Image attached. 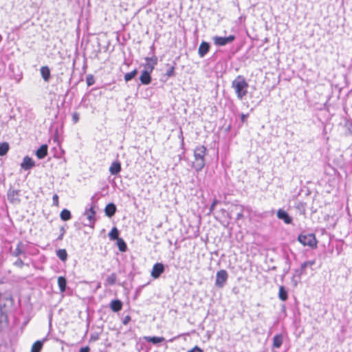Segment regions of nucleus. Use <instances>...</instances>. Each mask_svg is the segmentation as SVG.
<instances>
[{
  "label": "nucleus",
  "mask_w": 352,
  "mask_h": 352,
  "mask_svg": "<svg viewBox=\"0 0 352 352\" xmlns=\"http://www.w3.org/2000/svg\"><path fill=\"white\" fill-rule=\"evenodd\" d=\"M9 320L6 312L0 311V331H2L8 324Z\"/></svg>",
  "instance_id": "nucleus-10"
},
{
  "label": "nucleus",
  "mask_w": 352,
  "mask_h": 352,
  "mask_svg": "<svg viewBox=\"0 0 352 352\" xmlns=\"http://www.w3.org/2000/svg\"><path fill=\"white\" fill-rule=\"evenodd\" d=\"M144 340H146L148 342H151L153 344H158L160 342H162L164 341V338L163 337H151V336H146L144 337Z\"/></svg>",
  "instance_id": "nucleus-20"
},
{
  "label": "nucleus",
  "mask_w": 352,
  "mask_h": 352,
  "mask_svg": "<svg viewBox=\"0 0 352 352\" xmlns=\"http://www.w3.org/2000/svg\"><path fill=\"white\" fill-rule=\"evenodd\" d=\"M104 212L107 216L109 217H111L113 216L116 212V207L115 204L111 203L106 206Z\"/></svg>",
  "instance_id": "nucleus-17"
},
{
  "label": "nucleus",
  "mask_w": 352,
  "mask_h": 352,
  "mask_svg": "<svg viewBox=\"0 0 352 352\" xmlns=\"http://www.w3.org/2000/svg\"><path fill=\"white\" fill-rule=\"evenodd\" d=\"M175 65L176 63H173V65L166 64V66L168 67V69L166 72V76L168 78H170L175 75Z\"/></svg>",
  "instance_id": "nucleus-23"
},
{
  "label": "nucleus",
  "mask_w": 352,
  "mask_h": 352,
  "mask_svg": "<svg viewBox=\"0 0 352 352\" xmlns=\"http://www.w3.org/2000/svg\"><path fill=\"white\" fill-rule=\"evenodd\" d=\"M234 40L235 36L234 35H230L227 37L214 36L213 38L214 43L217 46H224L232 43Z\"/></svg>",
  "instance_id": "nucleus-5"
},
{
  "label": "nucleus",
  "mask_w": 352,
  "mask_h": 352,
  "mask_svg": "<svg viewBox=\"0 0 352 352\" xmlns=\"http://www.w3.org/2000/svg\"><path fill=\"white\" fill-rule=\"evenodd\" d=\"M9 150V144L7 142L0 143V156L5 155Z\"/></svg>",
  "instance_id": "nucleus-30"
},
{
  "label": "nucleus",
  "mask_w": 352,
  "mask_h": 352,
  "mask_svg": "<svg viewBox=\"0 0 352 352\" xmlns=\"http://www.w3.org/2000/svg\"><path fill=\"white\" fill-rule=\"evenodd\" d=\"M276 216L279 219L283 220L286 224H290L292 222V217L283 209L278 210Z\"/></svg>",
  "instance_id": "nucleus-8"
},
{
  "label": "nucleus",
  "mask_w": 352,
  "mask_h": 352,
  "mask_svg": "<svg viewBox=\"0 0 352 352\" xmlns=\"http://www.w3.org/2000/svg\"><path fill=\"white\" fill-rule=\"evenodd\" d=\"M34 165L35 163L34 160L31 157L25 156L23 160L21 166L24 170H30L34 167Z\"/></svg>",
  "instance_id": "nucleus-9"
},
{
  "label": "nucleus",
  "mask_w": 352,
  "mask_h": 352,
  "mask_svg": "<svg viewBox=\"0 0 352 352\" xmlns=\"http://www.w3.org/2000/svg\"><path fill=\"white\" fill-rule=\"evenodd\" d=\"M56 255L62 261H65L67 258V253L65 249H60L57 250Z\"/></svg>",
  "instance_id": "nucleus-28"
},
{
  "label": "nucleus",
  "mask_w": 352,
  "mask_h": 352,
  "mask_svg": "<svg viewBox=\"0 0 352 352\" xmlns=\"http://www.w3.org/2000/svg\"><path fill=\"white\" fill-rule=\"evenodd\" d=\"M42 348L43 342L40 340H37L32 344L31 352H41Z\"/></svg>",
  "instance_id": "nucleus-24"
},
{
  "label": "nucleus",
  "mask_w": 352,
  "mask_h": 352,
  "mask_svg": "<svg viewBox=\"0 0 352 352\" xmlns=\"http://www.w3.org/2000/svg\"><path fill=\"white\" fill-rule=\"evenodd\" d=\"M110 308L114 312H118L120 311L122 308V302L120 300H113L110 302Z\"/></svg>",
  "instance_id": "nucleus-14"
},
{
  "label": "nucleus",
  "mask_w": 352,
  "mask_h": 352,
  "mask_svg": "<svg viewBox=\"0 0 352 352\" xmlns=\"http://www.w3.org/2000/svg\"><path fill=\"white\" fill-rule=\"evenodd\" d=\"M117 245L119 250L122 252H124L127 250V246L124 241L120 238L117 240Z\"/></svg>",
  "instance_id": "nucleus-26"
},
{
  "label": "nucleus",
  "mask_w": 352,
  "mask_h": 352,
  "mask_svg": "<svg viewBox=\"0 0 352 352\" xmlns=\"http://www.w3.org/2000/svg\"><path fill=\"white\" fill-rule=\"evenodd\" d=\"M283 344V336L281 334L274 336L273 338V346L274 348H280Z\"/></svg>",
  "instance_id": "nucleus-19"
},
{
  "label": "nucleus",
  "mask_w": 352,
  "mask_h": 352,
  "mask_svg": "<svg viewBox=\"0 0 352 352\" xmlns=\"http://www.w3.org/2000/svg\"><path fill=\"white\" fill-rule=\"evenodd\" d=\"M79 352H89V348L88 346L81 348Z\"/></svg>",
  "instance_id": "nucleus-43"
},
{
  "label": "nucleus",
  "mask_w": 352,
  "mask_h": 352,
  "mask_svg": "<svg viewBox=\"0 0 352 352\" xmlns=\"http://www.w3.org/2000/svg\"><path fill=\"white\" fill-rule=\"evenodd\" d=\"M121 170V164L118 162H113L109 167V172L112 175H117Z\"/></svg>",
  "instance_id": "nucleus-18"
},
{
  "label": "nucleus",
  "mask_w": 352,
  "mask_h": 352,
  "mask_svg": "<svg viewBox=\"0 0 352 352\" xmlns=\"http://www.w3.org/2000/svg\"><path fill=\"white\" fill-rule=\"evenodd\" d=\"M149 71H143L140 76V80L143 85H148L151 81V76Z\"/></svg>",
  "instance_id": "nucleus-12"
},
{
  "label": "nucleus",
  "mask_w": 352,
  "mask_h": 352,
  "mask_svg": "<svg viewBox=\"0 0 352 352\" xmlns=\"http://www.w3.org/2000/svg\"><path fill=\"white\" fill-rule=\"evenodd\" d=\"M86 214H87V219H89V221L90 222V226L94 228V223L96 221V219H95L96 212H95L94 208L91 207V208H89L86 212Z\"/></svg>",
  "instance_id": "nucleus-15"
},
{
  "label": "nucleus",
  "mask_w": 352,
  "mask_h": 352,
  "mask_svg": "<svg viewBox=\"0 0 352 352\" xmlns=\"http://www.w3.org/2000/svg\"><path fill=\"white\" fill-rule=\"evenodd\" d=\"M278 297L282 301H285L288 298L287 292L283 286L279 287Z\"/></svg>",
  "instance_id": "nucleus-22"
},
{
  "label": "nucleus",
  "mask_w": 352,
  "mask_h": 352,
  "mask_svg": "<svg viewBox=\"0 0 352 352\" xmlns=\"http://www.w3.org/2000/svg\"><path fill=\"white\" fill-rule=\"evenodd\" d=\"M208 151L205 146L198 145L194 150V160L192 167L197 172L201 171L206 164V156Z\"/></svg>",
  "instance_id": "nucleus-1"
},
{
  "label": "nucleus",
  "mask_w": 352,
  "mask_h": 352,
  "mask_svg": "<svg viewBox=\"0 0 352 352\" xmlns=\"http://www.w3.org/2000/svg\"><path fill=\"white\" fill-rule=\"evenodd\" d=\"M248 116H249L248 114H244V113L241 114V122L243 123H244L246 121V119L248 117Z\"/></svg>",
  "instance_id": "nucleus-41"
},
{
  "label": "nucleus",
  "mask_w": 352,
  "mask_h": 352,
  "mask_svg": "<svg viewBox=\"0 0 352 352\" xmlns=\"http://www.w3.org/2000/svg\"><path fill=\"white\" fill-rule=\"evenodd\" d=\"M14 265L21 268L24 265V263L21 258H19L14 262Z\"/></svg>",
  "instance_id": "nucleus-38"
},
{
  "label": "nucleus",
  "mask_w": 352,
  "mask_h": 352,
  "mask_svg": "<svg viewBox=\"0 0 352 352\" xmlns=\"http://www.w3.org/2000/svg\"><path fill=\"white\" fill-rule=\"evenodd\" d=\"M117 280V275L115 273H112L109 276H108L106 278V285H113L116 283Z\"/></svg>",
  "instance_id": "nucleus-25"
},
{
  "label": "nucleus",
  "mask_w": 352,
  "mask_h": 352,
  "mask_svg": "<svg viewBox=\"0 0 352 352\" xmlns=\"http://www.w3.org/2000/svg\"><path fill=\"white\" fill-rule=\"evenodd\" d=\"M52 200H53V204H54L55 206H58V204H59V201H58V195L54 194V195H53Z\"/></svg>",
  "instance_id": "nucleus-39"
},
{
  "label": "nucleus",
  "mask_w": 352,
  "mask_h": 352,
  "mask_svg": "<svg viewBox=\"0 0 352 352\" xmlns=\"http://www.w3.org/2000/svg\"><path fill=\"white\" fill-rule=\"evenodd\" d=\"M86 82L88 86H91L94 84L95 80L92 75H89L86 78Z\"/></svg>",
  "instance_id": "nucleus-34"
},
{
  "label": "nucleus",
  "mask_w": 352,
  "mask_h": 352,
  "mask_svg": "<svg viewBox=\"0 0 352 352\" xmlns=\"http://www.w3.org/2000/svg\"><path fill=\"white\" fill-rule=\"evenodd\" d=\"M62 238H63V234H60V235L58 236V239L61 240V239H62Z\"/></svg>",
  "instance_id": "nucleus-45"
},
{
  "label": "nucleus",
  "mask_w": 352,
  "mask_h": 352,
  "mask_svg": "<svg viewBox=\"0 0 352 352\" xmlns=\"http://www.w3.org/2000/svg\"><path fill=\"white\" fill-rule=\"evenodd\" d=\"M58 285L59 287V289L61 292H63L66 289L67 281L65 277L59 276L58 278Z\"/></svg>",
  "instance_id": "nucleus-21"
},
{
  "label": "nucleus",
  "mask_w": 352,
  "mask_h": 352,
  "mask_svg": "<svg viewBox=\"0 0 352 352\" xmlns=\"http://www.w3.org/2000/svg\"><path fill=\"white\" fill-rule=\"evenodd\" d=\"M60 217L63 221H68L71 219V213L69 210L67 209H63L60 214Z\"/></svg>",
  "instance_id": "nucleus-29"
},
{
  "label": "nucleus",
  "mask_w": 352,
  "mask_h": 352,
  "mask_svg": "<svg viewBox=\"0 0 352 352\" xmlns=\"http://www.w3.org/2000/svg\"><path fill=\"white\" fill-rule=\"evenodd\" d=\"M164 272V266L161 263H157L153 266L151 276L153 278H158L160 275Z\"/></svg>",
  "instance_id": "nucleus-6"
},
{
  "label": "nucleus",
  "mask_w": 352,
  "mask_h": 352,
  "mask_svg": "<svg viewBox=\"0 0 352 352\" xmlns=\"http://www.w3.org/2000/svg\"><path fill=\"white\" fill-rule=\"evenodd\" d=\"M40 72L43 80L45 82H48L51 76L49 67L47 66H43L41 67Z\"/></svg>",
  "instance_id": "nucleus-16"
},
{
  "label": "nucleus",
  "mask_w": 352,
  "mask_h": 352,
  "mask_svg": "<svg viewBox=\"0 0 352 352\" xmlns=\"http://www.w3.org/2000/svg\"><path fill=\"white\" fill-rule=\"evenodd\" d=\"M217 201H214L213 203L210 206V210H212L216 205Z\"/></svg>",
  "instance_id": "nucleus-44"
},
{
  "label": "nucleus",
  "mask_w": 352,
  "mask_h": 352,
  "mask_svg": "<svg viewBox=\"0 0 352 352\" xmlns=\"http://www.w3.org/2000/svg\"><path fill=\"white\" fill-rule=\"evenodd\" d=\"M21 254H23L22 243L21 242H19L17 245H16V249L14 250V255L16 256H19Z\"/></svg>",
  "instance_id": "nucleus-32"
},
{
  "label": "nucleus",
  "mask_w": 352,
  "mask_h": 352,
  "mask_svg": "<svg viewBox=\"0 0 352 352\" xmlns=\"http://www.w3.org/2000/svg\"><path fill=\"white\" fill-rule=\"evenodd\" d=\"M109 236L111 240L117 241L118 239H120L119 237V231L116 227L111 229V230L109 233Z\"/></svg>",
  "instance_id": "nucleus-27"
},
{
  "label": "nucleus",
  "mask_w": 352,
  "mask_h": 352,
  "mask_svg": "<svg viewBox=\"0 0 352 352\" xmlns=\"http://www.w3.org/2000/svg\"><path fill=\"white\" fill-rule=\"evenodd\" d=\"M228 278V274L226 270H221L217 272L215 285L219 288H222L226 283Z\"/></svg>",
  "instance_id": "nucleus-4"
},
{
  "label": "nucleus",
  "mask_w": 352,
  "mask_h": 352,
  "mask_svg": "<svg viewBox=\"0 0 352 352\" xmlns=\"http://www.w3.org/2000/svg\"><path fill=\"white\" fill-rule=\"evenodd\" d=\"M79 120V114L77 112H74L72 114V121L74 124L77 123Z\"/></svg>",
  "instance_id": "nucleus-37"
},
{
  "label": "nucleus",
  "mask_w": 352,
  "mask_h": 352,
  "mask_svg": "<svg viewBox=\"0 0 352 352\" xmlns=\"http://www.w3.org/2000/svg\"><path fill=\"white\" fill-rule=\"evenodd\" d=\"M100 339V333H94L90 336L89 340L90 342H96Z\"/></svg>",
  "instance_id": "nucleus-36"
},
{
  "label": "nucleus",
  "mask_w": 352,
  "mask_h": 352,
  "mask_svg": "<svg viewBox=\"0 0 352 352\" xmlns=\"http://www.w3.org/2000/svg\"><path fill=\"white\" fill-rule=\"evenodd\" d=\"M249 85L244 76H237L232 82V88L234 89L237 98L240 100L246 97L248 93Z\"/></svg>",
  "instance_id": "nucleus-2"
},
{
  "label": "nucleus",
  "mask_w": 352,
  "mask_h": 352,
  "mask_svg": "<svg viewBox=\"0 0 352 352\" xmlns=\"http://www.w3.org/2000/svg\"><path fill=\"white\" fill-rule=\"evenodd\" d=\"M138 74V70L136 69H133V71L125 74L124 75V80L126 82H128L131 80H132Z\"/></svg>",
  "instance_id": "nucleus-31"
},
{
  "label": "nucleus",
  "mask_w": 352,
  "mask_h": 352,
  "mask_svg": "<svg viewBox=\"0 0 352 352\" xmlns=\"http://www.w3.org/2000/svg\"><path fill=\"white\" fill-rule=\"evenodd\" d=\"M131 320V317L129 316H125L124 320H123V324H127L128 322Z\"/></svg>",
  "instance_id": "nucleus-42"
},
{
  "label": "nucleus",
  "mask_w": 352,
  "mask_h": 352,
  "mask_svg": "<svg viewBox=\"0 0 352 352\" xmlns=\"http://www.w3.org/2000/svg\"><path fill=\"white\" fill-rule=\"evenodd\" d=\"M16 195H18V193L16 191H15V190L9 191L8 193V199L11 202H14L15 196H16Z\"/></svg>",
  "instance_id": "nucleus-33"
},
{
  "label": "nucleus",
  "mask_w": 352,
  "mask_h": 352,
  "mask_svg": "<svg viewBox=\"0 0 352 352\" xmlns=\"http://www.w3.org/2000/svg\"><path fill=\"white\" fill-rule=\"evenodd\" d=\"M188 352H203V350L201 349L197 346H195L192 349L189 350Z\"/></svg>",
  "instance_id": "nucleus-40"
},
{
  "label": "nucleus",
  "mask_w": 352,
  "mask_h": 352,
  "mask_svg": "<svg viewBox=\"0 0 352 352\" xmlns=\"http://www.w3.org/2000/svg\"><path fill=\"white\" fill-rule=\"evenodd\" d=\"M209 43L205 41L201 42L198 49V54L199 56L204 57L209 52Z\"/></svg>",
  "instance_id": "nucleus-11"
},
{
  "label": "nucleus",
  "mask_w": 352,
  "mask_h": 352,
  "mask_svg": "<svg viewBox=\"0 0 352 352\" xmlns=\"http://www.w3.org/2000/svg\"><path fill=\"white\" fill-rule=\"evenodd\" d=\"M146 64H145V70L149 71V72H152L155 68V66L157 63V58L156 56H153L152 57H146L145 58Z\"/></svg>",
  "instance_id": "nucleus-7"
},
{
  "label": "nucleus",
  "mask_w": 352,
  "mask_h": 352,
  "mask_svg": "<svg viewBox=\"0 0 352 352\" xmlns=\"http://www.w3.org/2000/svg\"><path fill=\"white\" fill-rule=\"evenodd\" d=\"M315 263L316 261L314 260L305 261L302 264L301 268L305 269L308 266H312L315 264Z\"/></svg>",
  "instance_id": "nucleus-35"
},
{
  "label": "nucleus",
  "mask_w": 352,
  "mask_h": 352,
  "mask_svg": "<svg viewBox=\"0 0 352 352\" xmlns=\"http://www.w3.org/2000/svg\"><path fill=\"white\" fill-rule=\"evenodd\" d=\"M48 147L47 144H43L36 151V155L38 159H43L47 155Z\"/></svg>",
  "instance_id": "nucleus-13"
},
{
  "label": "nucleus",
  "mask_w": 352,
  "mask_h": 352,
  "mask_svg": "<svg viewBox=\"0 0 352 352\" xmlns=\"http://www.w3.org/2000/svg\"><path fill=\"white\" fill-rule=\"evenodd\" d=\"M298 241L304 246H309L312 249H316L318 246V241L314 234H299Z\"/></svg>",
  "instance_id": "nucleus-3"
}]
</instances>
